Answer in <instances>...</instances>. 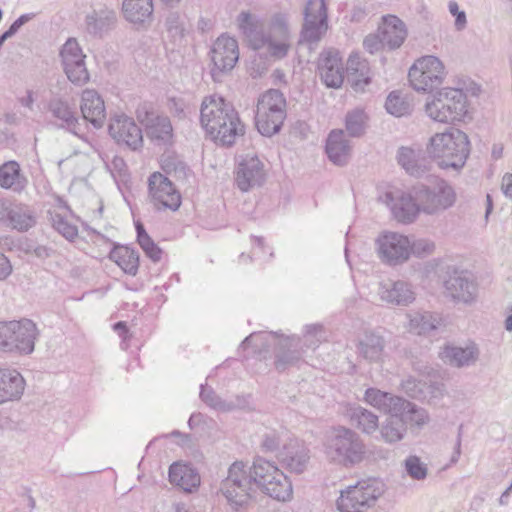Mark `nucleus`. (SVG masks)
I'll return each mask as SVG.
<instances>
[{
    "label": "nucleus",
    "mask_w": 512,
    "mask_h": 512,
    "mask_svg": "<svg viewBox=\"0 0 512 512\" xmlns=\"http://www.w3.org/2000/svg\"><path fill=\"white\" fill-rule=\"evenodd\" d=\"M200 123L211 139L221 146H232L244 134L237 111L220 95L206 96L200 108Z\"/></svg>",
    "instance_id": "2"
},
{
    "label": "nucleus",
    "mask_w": 512,
    "mask_h": 512,
    "mask_svg": "<svg viewBox=\"0 0 512 512\" xmlns=\"http://www.w3.org/2000/svg\"><path fill=\"white\" fill-rule=\"evenodd\" d=\"M385 197L387 205L398 222L404 224L412 223L422 212L420 203L415 200L412 189L409 193L403 191L387 192Z\"/></svg>",
    "instance_id": "17"
},
{
    "label": "nucleus",
    "mask_w": 512,
    "mask_h": 512,
    "mask_svg": "<svg viewBox=\"0 0 512 512\" xmlns=\"http://www.w3.org/2000/svg\"><path fill=\"white\" fill-rule=\"evenodd\" d=\"M412 193L419 201L422 212L437 215L452 207L456 200L453 187L445 180L434 178L431 184L417 183L412 186Z\"/></svg>",
    "instance_id": "7"
},
{
    "label": "nucleus",
    "mask_w": 512,
    "mask_h": 512,
    "mask_svg": "<svg viewBox=\"0 0 512 512\" xmlns=\"http://www.w3.org/2000/svg\"><path fill=\"white\" fill-rule=\"evenodd\" d=\"M279 460L291 472H304L310 460L308 447L298 439H290L279 452Z\"/></svg>",
    "instance_id": "23"
},
{
    "label": "nucleus",
    "mask_w": 512,
    "mask_h": 512,
    "mask_svg": "<svg viewBox=\"0 0 512 512\" xmlns=\"http://www.w3.org/2000/svg\"><path fill=\"white\" fill-rule=\"evenodd\" d=\"M368 116L363 109L356 108L347 112L345 116V131L350 137L359 138L366 132Z\"/></svg>",
    "instance_id": "45"
},
{
    "label": "nucleus",
    "mask_w": 512,
    "mask_h": 512,
    "mask_svg": "<svg viewBox=\"0 0 512 512\" xmlns=\"http://www.w3.org/2000/svg\"><path fill=\"white\" fill-rule=\"evenodd\" d=\"M213 67L211 76L215 82L221 81V76L232 71L239 60V47L235 38L226 34L220 35L210 50Z\"/></svg>",
    "instance_id": "9"
},
{
    "label": "nucleus",
    "mask_w": 512,
    "mask_h": 512,
    "mask_svg": "<svg viewBox=\"0 0 512 512\" xmlns=\"http://www.w3.org/2000/svg\"><path fill=\"white\" fill-rule=\"evenodd\" d=\"M383 20L380 32L385 46L389 49L399 48L407 36L404 22L395 15L384 16Z\"/></svg>",
    "instance_id": "34"
},
{
    "label": "nucleus",
    "mask_w": 512,
    "mask_h": 512,
    "mask_svg": "<svg viewBox=\"0 0 512 512\" xmlns=\"http://www.w3.org/2000/svg\"><path fill=\"white\" fill-rule=\"evenodd\" d=\"M108 131L110 136L119 144L125 145L132 151L143 147V134L135 121L126 115H116L111 119Z\"/></svg>",
    "instance_id": "15"
},
{
    "label": "nucleus",
    "mask_w": 512,
    "mask_h": 512,
    "mask_svg": "<svg viewBox=\"0 0 512 512\" xmlns=\"http://www.w3.org/2000/svg\"><path fill=\"white\" fill-rule=\"evenodd\" d=\"M34 14L33 13H26V14H22L20 15L10 26L9 28L4 31L1 35L3 36V38H5L6 40L12 38L19 30L20 28L25 25L27 22H29L30 20H32L34 18Z\"/></svg>",
    "instance_id": "62"
},
{
    "label": "nucleus",
    "mask_w": 512,
    "mask_h": 512,
    "mask_svg": "<svg viewBox=\"0 0 512 512\" xmlns=\"http://www.w3.org/2000/svg\"><path fill=\"white\" fill-rule=\"evenodd\" d=\"M304 342L302 348L306 350H315L319 344L325 339L324 328L321 324H308L304 327Z\"/></svg>",
    "instance_id": "48"
},
{
    "label": "nucleus",
    "mask_w": 512,
    "mask_h": 512,
    "mask_svg": "<svg viewBox=\"0 0 512 512\" xmlns=\"http://www.w3.org/2000/svg\"><path fill=\"white\" fill-rule=\"evenodd\" d=\"M318 75L322 83L328 88H340L344 81V66L338 51L324 50L317 61Z\"/></svg>",
    "instance_id": "16"
},
{
    "label": "nucleus",
    "mask_w": 512,
    "mask_h": 512,
    "mask_svg": "<svg viewBox=\"0 0 512 512\" xmlns=\"http://www.w3.org/2000/svg\"><path fill=\"white\" fill-rule=\"evenodd\" d=\"M378 295L389 306H408L416 299L412 285L403 280L380 283Z\"/></svg>",
    "instance_id": "22"
},
{
    "label": "nucleus",
    "mask_w": 512,
    "mask_h": 512,
    "mask_svg": "<svg viewBox=\"0 0 512 512\" xmlns=\"http://www.w3.org/2000/svg\"><path fill=\"white\" fill-rule=\"evenodd\" d=\"M148 197L158 211H177L181 206V195L172 181L161 172L148 177Z\"/></svg>",
    "instance_id": "11"
},
{
    "label": "nucleus",
    "mask_w": 512,
    "mask_h": 512,
    "mask_svg": "<svg viewBox=\"0 0 512 512\" xmlns=\"http://www.w3.org/2000/svg\"><path fill=\"white\" fill-rule=\"evenodd\" d=\"M8 224L19 232H25L35 226L36 217L28 206L16 203L8 220Z\"/></svg>",
    "instance_id": "43"
},
{
    "label": "nucleus",
    "mask_w": 512,
    "mask_h": 512,
    "mask_svg": "<svg viewBox=\"0 0 512 512\" xmlns=\"http://www.w3.org/2000/svg\"><path fill=\"white\" fill-rule=\"evenodd\" d=\"M289 48L290 45L287 43L286 38H283L281 41H275L271 38L266 50L272 57L282 59L287 55Z\"/></svg>",
    "instance_id": "59"
},
{
    "label": "nucleus",
    "mask_w": 512,
    "mask_h": 512,
    "mask_svg": "<svg viewBox=\"0 0 512 512\" xmlns=\"http://www.w3.org/2000/svg\"><path fill=\"white\" fill-rule=\"evenodd\" d=\"M169 481L185 492H192L200 485V476L192 467L173 463L169 468Z\"/></svg>",
    "instance_id": "35"
},
{
    "label": "nucleus",
    "mask_w": 512,
    "mask_h": 512,
    "mask_svg": "<svg viewBox=\"0 0 512 512\" xmlns=\"http://www.w3.org/2000/svg\"><path fill=\"white\" fill-rule=\"evenodd\" d=\"M137 118L145 126L148 137L157 144H170L173 138V127L167 116L154 115L148 110H138Z\"/></svg>",
    "instance_id": "21"
},
{
    "label": "nucleus",
    "mask_w": 512,
    "mask_h": 512,
    "mask_svg": "<svg viewBox=\"0 0 512 512\" xmlns=\"http://www.w3.org/2000/svg\"><path fill=\"white\" fill-rule=\"evenodd\" d=\"M385 347V339L378 331H366L359 339L357 351L369 362L381 360Z\"/></svg>",
    "instance_id": "33"
},
{
    "label": "nucleus",
    "mask_w": 512,
    "mask_h": 512,
    "mask_svg": "<svg viewBox=\"0 0 512 512\" xmlns=\"http://www.w3.org/2000/svg\"><path fill=\"white\" fill-rule=\"evenodd\" d=\"M404 467L407 475L414 480H424L427 477V466L416 455L408 456L404 461Z\"/></svg>",
    "instance_id": "50"
},
{
    "label": "nucleus",
    "mask_w": 512,
    "mask_h": 512,
    "mask_svg": "<svg viewBox=\"0 0 512 512\" xmlns=\"http://www.w3.org/2000/svg\"><path fill=\"white\" fill-rule=\"evenodd\" d=\"M264 179V169L262 162L257 156L247 155L239 163L236 172V184L237 187L247 192L254 186H258Z\"/></svg>",
    "instance_id": "25"
},
{
    "label": "nucleus",
    "mask_w": 512,
    "mask_h": 512,
    "mask_svg": "<svg viewBox=\"0 0 512 512\" xmlns=\"http://www.w3.org/2000/svg\"><path fill=\"white\" fill-rule=\"evenodd\" d=\"M80 110L85 121L96 129L103 127L106 120L105 103L101 95L94 89H85L81 93Z\"/></svg>",
    "instance_id": "24"
},
{
    "label": "nucleus",
    "mask_w": 512,
    "mask_h": 512,
    "mask_svg": "<svg viewBox=\"0 0 512 512\" xmlns=\"http://www.w3.org/2000/svg\"><path fill=\"white\" fill-rule=\"evenodd\" d=\"M271 28L272 30L279 33L282 38H287L289 34L288 29V18L286 14L276 13L271 18Z\"/></svg>",
    "instance_id": "60"
},
{
    "label": "nucleus",
    "mask_w": 512,
    "mask_h": 512,
    "mask_svg": "<svg viewBox=\"0 0 512 512\" xmlns=\"http://www.w3.org/2000/svg\"><path fill=\"white\" fill-rule=\"evenodd\" d=\"M444 288L447 296L455 302L471 304L477 296V284L472 275L464 270L449 271Z\"/></svg>",
    "instance_id": "14"
},
{
    "label": "nucleus",
    "mask_w": 512,
    "mask_h": 512,
    "mask_svg": "<svg viewBox=\"0 0 512 512\" xmlns=\"http://www.w3.org/2000/svg\"><path fill=\"white\" fill-rule=\"evenodd\" d=\"M438 315L431 312H415L409 315L410 330L418 335L428 334L440 325Z\"/></svg>",
    "instance_id": "42"
},
{
    "label": "nucleus",
    "mask_w": 512,
    "mask_h": 512,
    "mask_svg": "<svg viewBox=\"0 0 512 512\" xmlns=\"http://www.w3.org/2000/svg\"><path fill=\"white\" fill-rule=\"evenodd\" d=\"M138 244L140 245L146 256L150 258L153 262H159L161 260L162 250L151 237L141 242H138Z\"/></svg>",
    "instance_id": "57"
},
{
    "label": "nucleus",
    "mask_w": 512,
    "mask_h": 512,
    "mask_svg": "<svg viewBox=\"0 0 512 512\" xmlns=\"http://www.w3.org/2000/svg\"><path fill=\"white\" fill-rule=\"evenodd\" d=\"M15 333L12 336L11 353L30 355L35 350V342L40 337V331L34 321L27 318L13 320Z\"/></svg>",
    "instance_id": "19"
},
{
    "label": "nucleus",
    "mask_w": 512,
    "mask_h": 512,
    "mask_svg": "<svg viewBox=\"0 0 512 512\" xmlns=\"http://www.w3.org/2000/svg\"><path fill=\"white\" fill-rule=\"evenodd\" d=\"M395 416H399L406 428L421 429L429 420V415L424 408L401 397L397 407H394Z\"/></svg>",
    "instance_id": "32"
},
{
    "label": "nucleus",
    "mask_w": 512,
    "mask_h": 512,
    "mask_svg": "<svg viewBox=\"0 0 512 512\" xmlns=\"http://www.w3.org/2000/svg\"><path fill=\"white\" fill-rule=\"evenodd\" d=\"M325 151L328 159L335 165L344 166L351 156V143L342 129L332 130L326 139Z\"/></svg>",
    "instance_id": "27"
},
{
    "label": "nucleus",
    "mask_w": 512,
    "mask_h": 512,
    "mask_svg": "<svg viewBox=\"0 0 512 512\" xmlns=\"http://www.w3.org/2000/svg\"><path fill=\"white\" fill-rule=\"evenodd\" d=\"M446 76L442 61L433 55L419 58L409 69L408 78L416 91H431L440 86Z\"/></svg>",
    "instance_id": "8"
},
{
    "label": "nucleus",
    "mask_w": 512,
    "mask_h": 512,
    "mask_svg": "<svg viewBox=\"0 0 512 512\" xmlns=\"http://www.w3.org/2000/svg\"><path fill=\"white\" fill-rule=\"evenodd\" d=\"M267 117L261 118V116H255V124L258 132L266 137H271L277 134L283 125L284 120L276 121L275 118L270 115H266Z\"/></svg>",
    "instance_id": "51"
},
{
    "label": "nucleus",
    "mask_w": 512,
    "mask_h": 512,
    "mask_svg": "<svg viewBox=\"0 0 512 512\" xmlns=\"http://www.w3.org/2000/svg\"><path fill=\"white\" fill-rule=\"evenodd\" d=\"M435 250V244L428 239H418L411 243V254L417 257H426Z\"/></svg>",
    "instance_id": "56"
},
{
    "label": "nucleus",
    "mask_w": 512,
    "mask_h": 512,
    "mask_svg": "<svg viewBox=\"0 0 512 512\" xmlns=\"http://www.w3.org/2000/svg\"><path fill=\"white\" fill-rule=\"evenodd\" d=\"M303 16L300 42L308 44L319 42L328 29V13L325 0H308Z\"/></svg>",
    "instance_id": "10"
},
{
    "label": "nucleus",
    "mask_w": 512,
    "mask_h": 512,
    "mask_svg": "<svg viewBox=\"0 0 512 512\" xmlns=\"http://www.w3.org/2000/svg\"><path fill=\"white\" fill-rule=\"evenodd\" d=\"M363 47L370 54H374L386 47L380 29L376 34H369L364 38Z\"/></svg>",
    "instance_id": "58"
},
{
    "label": "nucleus",
    "mask_w": 512,
    "mask_h": 512,
    "mask_svg": "<svg viewBox=\"0 0 512 512\" xmlns=\"http://www.w3.org/2000/svg\"><path fill=\"white\" fill-rule=\"evenodd\" d=\"M389 417L382 424L380 428L381 438L386 443H396L401 441L406 434V426L399 418V416H395L393 413H388Z\"/></svg>",
    "instance_id": "44"
},
{
    "label": "nucleus",
    "mask_w": 512,
    "mask_h": 512,
    "mask_svg": "<svg viewBox=\"0 0 512 512\" xmlns=\"http://www.w3.org/2000/svg\"><path fill=\"white\" fill-rule=\"evenodd\" d=\"M47 111L57 121L59 128L78 137L81 136L82 129L77 112L66 99L59 96L52 97L47 103Z\"/></svg>",
    "instance_id": "18"
},
{
    "label": "nucleus",
    "mask_w": 512,
    "mask_h": 512,
    "mask_svg": "<svg viewBox=\"0 0 512 512\" xmlns=\"http://www.w3.org/2000/svg\"><path fill=\"white\" fill-rule=\"evenodd\" d=\"M254 50L267 49L271 35L258 28L245 36Z\"/></svg>",
    "instance_id": "55"
},
{
    "label": "nucleus",
    "mask_w": 512,
    "mask_h": 512,
    "mask_svg": "<svg viewBox=\"0 0 512 512\" xmlns=\"http://www.w3.org/2000/svg\"><path fill=\"white\" fill-rule=\"evenodd\" d=\"M301 339L298 336L282 337L278 342V348L275 352V368L279 372L299 363L304 353V348L300 347Z\"/></svg>",
    "instance_id": "26"
},
{
    "label": "nucleus",
    "mask_w": 512,
    "mask_h": 512,
    "mask_svg": "<svg viewBox=\"0 0 512 512\" xmlns=\"http://www.w3.org/2000/svg\"><path fill=\"white\" fill-rule=\"evenodd\" d=\"M399 165L411 176L421 178L429 171V165L425 158H420L419 154L409 148L400 147L397 152Z\"/></svg>",
    "instance_id": "36"
},
{
    "label": "nucleus",
    "mask_w": 512,
    "mask_h": 512,
    "mask_svg": "<svg viewBox=\"0 0 512 512\" xmlns=\"http://www.w3.org/2000/svg\"><path fill=\"white\" fill-rule=\"evenodd\" d=\"M379 259L390 266L406 262L411 255L409 238L397 232H383L376 239Z\"/></svg>",
    "instance_id": "12"
},
{
    "label": "nucleus",
    "mask_w": 512,
    "mask_h": 512,
    "mask_svg": "<svg viewBox=\"0 0 512 512\" xmlns=\"http://www.w3.org/2000/svg\"><path fill=\"white\" fill-rule=\"evenodd\" d=\"M364 399L371 406L388 414L394 413V407H397L401 397L376 388H368L365 391Z\"/></svg>",
    "instance_id": "41"
},
{
    "label": "nucleus",
    "mask_w": 512,
    "mask_h": 512,
    "mask_svg": "<svg viewBox=\"0 0 512 512\" xmlns=\"http://www.w3.org/2000/svg\"><path fill=\"white\" fill-rule=\"evenodd\" d=\"M347 415L351 424L363 433L371 434L379 428L378 416L364 407L351 406L347 410Z\"/></svg>",
    "instance_id": "40"
},
{
    "label": "nucleus",
    "mask_w": 512,
    "mask_h": 512,
    "mask_svg": "<svg viewBox=\"0 0 512 512\" xmlns=\"http://www.w3.org/2000/svg\"><path fill=\"white\" fill-rule=\"evenodd\" d=\"M200 398L206 405L217 411L229 412V406L226 405V400H223L216 394L213 388L206 384H201L200 386Z\"/></svg>",
    "instance_id": "49"
},
{
    "label": "nucleus",
    "mask_w": 512,
    "mask_h": 512,
    "mask_svg": "<svg viewBox=\"0 0 512 512\" xmlns=\"http://www.w3.org/2000/svg\"><path fill=\"white\" fill-rule=\"evenodd\" d=\"M27 179L21 174L20 165L16 161H7L0 166V187L15 192L22 191Z\"/></svg>",
    "instance_id": "38"
},
{
    "label": "nucleus",
    "mask_w": 512,
    "mask_h": 512,
    "mask_svg": "<svg viewBox=\"0 0 512 512\" xmlns=\"http://www.w3.org/2000/svg\"><path fill=\"white\" fill-rule=\"evenodd\" d=\"M15 324L11 321H0V349L11 353L12 336L15 333Z\"/></svg>",
    "instance_id": "52"
},
{
    "label": "nucleus",
    "mask_w": 512,
    "mask_h": 512,
    "mask_svg": "<svg viewBox=\"0 0 512 512\" xmlns=\"http://www.w3.org/2000/svg\"><path fill=\"white\" fill-rule=\"evenodd\" d=\"M425 152L440 169L459 173L470 155V141L460 129L450 128L430 137Z\"/></svg>",
    "instance_id": "3"
},
{
    "label": "nucleus",
    "mask_w": 512,
    "mask_h": 512,
    "mask_svg": "<svg viewBox=\"0 0 512 512\" xmlns=\"http://www.w3.org/2000/svg\"><path fill=\"white\" fill-rule=\"evenodd\" d=\"M448 9L451 15L455 17V28L458 31H462L467 25L466 13L459 9V5L455 1L448 3Z\"/></svg>",
    "instance_id": "63"
},
{
    "label": "nucleus",
    "mask_w": 512,
    "mask_h": 512,
    "mask_svg": "<svg viewBox=\"0 0 512 512\" xmlns=\"http://www.w3.org/2000/svg\"><path fill=\"white\" fill-rule=\"evenodd\" d=\"M60 56L67 78L77 86H83L89 81V73L85 64V55L75 39H68Z\"/></svg>",
    "instance_id": "13"
},
{
    "label": "nucleus",
    "mask_w": 512,
    "mask_h": 512,
    "mask_svg": "<svg viewBox=\"0 0 512 512\" xmlns=\"http://www.w3.org/2000/svg\"><path fill=\"white\" fill-rule=\"evenodd\" d=\"M324 446L330 460L344 465L360 463L365 455V445L360 436L343 426L332 429Z\"/></svg>",
    "instance_id": "6"
},
{
    "label": "nucleus",
    "mask_w": 512,
    "mask_h": 512,
    "mask_svg": "<svg viewBox=\"0 0 512 512\" xmlns=\"http://www.w3.org/2000/svg\"><path fill=\"white\" fill-rule=\"evenodd\" d=\"M385 492V484L378 478H367L340 491L336 500L339 512H368Z\"/></svg>",
    "instance_id": "5"
},
{
    "label": "nucleus",
    "mask_w": 512,
    "mask_h": 512,
    "mask_svg": "<svg viewBox=\"0 0 512 512\" xmlns=\"http://www.w3.org/2000/svg\"><path fill=\"white\" fill-rule=\"evenodd\" d=\"M237 25L244 36L248 35L252 31L257 29V24L251 15L247 11H242L237 17Z\"/></svg>",
    "instance_id": "61"
},
{
    "label": "nucleus",
    "mask_w": 512,
    "mask_h": 512,
    "mask_svg": "<svg viewBox=\"0 0 512 512\" xmlns=\"http://www.w3.org/2000/svg\"><path fill=\"white\" fill-rule=\"evenodd\" d=\"M84 23L89 35L102 38L116 26L117 12L108 5H99L86 14Z\"/></svg>",
    "instance_id": "20"
},
{
    "label": "nucleus",
    "mask_w": 512,
    "mask_h": 512,
    "mask_svg": "<svg viewBox=\"0 0 512 512\" xmlns=\"http://www.w3.org/2000/svg\"><path fill=\"white\" fill-rule=\"evenodd\" d=\"M440 356L450 366L462 368L471 366L478 360L479 349L475 343H469L465 347L446 345Z\"/></svg>",
    "instance_id": "29"
},
{
    "label": "nucleus",
    "mask_w": 512,
    "mask_h": 512,
    "mask_svg": "<svg viewBox=\"0 0 512 512\" xmlns=\"http://www.w3.org/2000/svg\"><path fill=\"white\" fill-rule=\"evenodd\" d=\"M253 485L278 502L286 503L293 499L290 479L274 462L260 456L254 459L250 467L242 461L232 463L220 490L227 501L238 508L252 499Z\"/></svg>",
    "instance_id": "1"
},
{
    "label": "nucleus",
    "mask_w": 512,
    "mask_h": 512,
    "mask_svg": "<svg viewBox=\"0 0 512 512\" xmlns=\"http://www.w3.org/2000/svg\"><path fill=\"white\" fill-rule=\"evenodd\" d=\"M49 220L53 228L69 241H73L78 235V229L75 225L55 211H49Z\"/></svg>",
    "instance_id": "46"
},
{
    "label": "nucleus",
    "mask_w": 512,
    "mask_h": 512,
    "mask_svg": "<svg viewBox=\"0 0 512 512\" xmlns=\"http://www.w3.org/2000/svg\"><path fill=\"white\" fill-rule=\"evenodd\" d=\"M152 0H123L122 13L124 18L141 27H145L152 21L153 17Z\"/></svg>",
    "instance_id": "31"
},
{
    "label": "nucleus",
    "mask_w": 512,
    "mask_h": 512,
    "mask_svg": "<svg viewBox=\"0 0 512 512\" xmlns=\"http://www.w3.org/2000/svg\"><path fill=\"white\" fill-rule=\"evenodd\" d=\"M165 26L172 37L182 38L184 36V25L177 12L169 13L165 21Z\"/></svg>",
    "instance_id": "54"
},
{
    "label": "nucleus",
    "mask_w": 512,
    "mask_h": 512,
    "mask_svg": "<svg viewBox=\"0 0 512 512\" xmlns=\"http://www.w3.org/2000/svg\"><path fill=\"white\" fill-rule=\"evenodd\" d=\"M386 111L395 116L402 117L410 113L411 106L408 101H406L403 97H401L400 93L397 91H392L385 103Z\"/></svg>",
    "instance_id": "47"
},
{
    "label": "nucleus",
    "mask_w": 512,
    "mask_h": 512,
    "mask_svg": "<svg viewBox=\"0 0 512 512\" xmlns=\"http://www.w3.org/2000/svg\"><path fill=\"white\" fill-rule=\"evenodd\" d=\"M401 386L404 392L412 398H419L424 395L425 383L414 377H407L402 381Z\"/></svg>",
    "instance_id": "53"
},
{
    "label": "nucleus",
    "mask_w": 512,
    "mask_h": 512,
    "mask_svg": "<svg viewBox=\"0 0 512 512\" xmlns=\"http://www.w3.org/2000/svg\"><path fill=\"white\" fill-rule=\"evenodd\" d=\"M25 389L23 376L15 369H0V404L18 400Z\"/></svg>",
    "instance_id": "30"
},
{
    "label": "nucleus",
    "mask_w": 512,
    "mask_h": 512,
    "mask_svg": "<svg viewBox=\"0 0 512 512\" xmlns=\"http://www.w3.org/2000/svg\"><path fill=\"white\" fill-rule=\"evenodd\" d=\"M346 70L348 81L355 91H362L370 83L368 62L362 60L359 55L349 56Z\"/></svg>",
    "instance_id": "37"
},
{
    "label": "nucleus",
    "mask_w": 512,
    "mask_h": 512,
    "mask_svg": "<svg viewBox=\"0 0 512 512\" xmlns=\"http://www.w3.org/2000/svg\"><path fill=\"white\" fill-rule=\"evenodd\" d=\"M270 115L277 122L286 118V99L283 93L277 89L266 91L258 100L256 116L266 118Z\"/></svg>",
    "instance_id": "28"
},
{
    "label": "nucleus",
    "mask_w": 512,
    "mask_h": 512,
    "mask_svg": "<svg viewBox=\"0 0 512 512\" xmlns=\"http://www.w3.org/2000/svg\"><path fill=\"white\" fill-rule=\"evenodd\" d=\"M425 112L440 123L462 121L468 112L467 95L462 89L443 88L428 98Z\"/></svg>",
    "instance_id": "4"
},
{
    "label": "nucleus",
    "mask_w": 512,
    "mask_h": 512,
    "mask_svg": "<svg viewBox=\"0 0 512 512\" xmlns=\"http://www.w3.org/2000/svg\"><path fill=\"white\" fill-rule=\"evenodd\" d=\"M280 439L275 432L265 434L262 441V447L265 451L273 452L278 449Z\"/></svg>",
    "instance_id": "64"
},
{
    "label": "nucleus",
    "mask_w": 512,
    "mask_h": 512,
    "mask_svg": "<svg viewBox=\"0 0 512 512\" xmlns=\"http://www.w3.org/2000/svg\"><path fill=\"white\" fill-rule=\"evenodd\" d=\"M113 260L126 274L135 276L139 268V254L130 247L118 245L115 246L109 254Z\"/></svg>",
    "instance_id": "39"
}]
</instances>
